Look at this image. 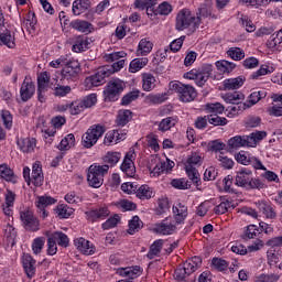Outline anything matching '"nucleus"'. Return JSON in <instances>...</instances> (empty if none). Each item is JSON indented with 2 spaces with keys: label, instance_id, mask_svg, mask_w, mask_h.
Here are the masks:
<instances>
[{
  "label": "nucleus",
  "instance_id": "obj_1",
  "mask_svg": "<svg viewBox=\"0 0 282 282\" xmlns=\"http://www.w3.org/2000/svg\"><path fill=\"white\" fill-rule=\"evenodd\" d=\"M202 268V258L193 257L186 260L174 271V279L178 282H195L193 272H197Z\"/></svg>",
  "mask_w": 282,
  "mask_h": 282
},
{
  "label": "nucleus",
  "instance_id": "obj_2",
  "mask_svg": "<svg viewBox=\"0 0 282 282\" xmlns=\"http://www.w3.org/2000/svg\"><path fill=\"white\" fill-rule=\"evenodd\" d=\"M199 23H202L199 15L195 17L191 10L182 9L176 14L175 30H177V32H184V30L195 32V30L199 28Z\"/></svg>",
  "mask_w": 282,
  "mask_h": 282
},
{
  "label": "nucleus",
  "instance_id": "obj_3",
  "mask_svg": "<svg viewBox=\"0 0 282 282\" xmlns=\"http://www.w3.org/2000/svg\"><path fill=\"white\" fill-rule=\"evenodd\" d=\"M236 186H240V188H246L247 191H261L265 184L261 180L252 177V171L243 169L236 175Z\"/></svg>",
  "mask_w": 282,
  "mask_h": 282
},
{
  "label": "nucleus",
  "instance_id": "obj_4",
  "mask_svg": "<svg viewBox=\"0 0 282 282\" xmlns=\"http://www.w3.org/2000/svg\"><path fill=\"white\" fill-rule=\"evenodd\" d=\"M109 173V165L91 164L88 167L87 182L93 188H100L105 182V175Z\"/></svg>",
  "mask_w": 282,
  "mask_h": 282
},
{
  "label": "nucleus",
  "instance_id": "obj_5",
  "mask_svg": "<svg viewBox=\"0 0 282 282\" xmlns=\"http://www.w3.org/2000/svg\"><path fill=\"white\" fill-rule=\"evenodd\" d=\"M124 67V61H119L110 66H105L100 68L95 75L90 76L89 82L93 87H100L105 83V78H109L111 74L120 72Z\"/></svg>",
  "mask_w": 282,
  "mask_h": 282
},
{
  "label": "nucleus",
  "instance_id": "obj_6",
  "mask_svg": "<svg viewBox=\"0 0 282 282\" xmlns=\"http://www.w3.org/2000/svg\"><path fill=\"white\" fill-rule=\"evenodd\" d=\"M170 89L177 94L178 100L181 102H193L197 98V91L191 85H185L180 82H171Z\"/></svg>",
  "mask_w": 282,
  "mask_h": 282
},
{
  "label": "nucleus",
  "instance_id": "obj_7",
  "mask_svg": "<svg viewBox=\"0 0 282 282\" xmlns=\"http://www.w3.org/2000/svg\"><path fill=\"white\" fill-rule=\"evenodd\" d=\"M124 87H127V84L122 79H111L104 89L106 102H116L124 91Z\"/></svg>",
  "mask_w": 282,
  "mask_h": 282
},
{
  "label": "nucleus",
  "instance_id": "obj_8",
  "mask_svg": "<svg viewBox=\"0 0 282 282\" xmlns=\"http://www.w3.org/2000/svg\"><path fill=\"white\" fill-rule=\"evenodd\" d=\"M213 74V65L205 64L199 69H192L185 74V78L195 80L198 87H204Z\"/></svg>",
  "mask_w": 282,
  "mask_h": 282
},
{
  "label": "nucleus",
  "instance_id": "obj_9",
  "mask_svg": "<svg viewBox=\"0 0 282 282\" xmlns=\"http://www.w3.org/2000/svg\"><path fill=\"white\" fill-rule=\"evenodd\" d=\"M107 130L101 124L91 126L82 137V144L85 149H91Z\"/></svg>",
  "mask_w": 282,
  "mask_h": 282
},
{
  "label": "nucleus",
  "instance_id": "obj_10",
  "mask_svg": "<svg viewBox=\"0 0 282 282\" xmlns=\"http://www.w3.org/2000/svg\"><path fill=\"white\" fill-rule=\"evenodd\" d=\"M78 74H80V63L74 59H66L62 69V78H64V80H75V78H78Z\"/></svg>",
  "mask_w": 282,
  "mask_h": 282
},
{
  "label": "nucleus",
  "instance_id": "obj_11",
  "mask_svg": "<svg viewBox=\"0 0 282 282\" xmlns=\"http://www.w3.org/2000/svg\"><path fill=\"white\" fill-rule=\"evenodd\" d=\"M20 219L25 230H31L32 232H36V230H39V218L34 216V213H32V210L25 209L24 212H21Z\"/></svg>",
  "mask_w": 282,
  "mask_h": 282
},
{
  "label": "nucleus",
  "instance_id": "obj_12",
  "mask_svg": "<svg viewBox=\"0 0 282 282\" xmlns=\"http://www.w3.org/2000/svg\"><path fill=\"white\" fill-rule=\"evenodd\" d=\"M175 230H177V227L173 224V218H165L154 226V232H156V235H173Z\"/></svg>",
  "mask_w": 282,
  "mask_h": 282
},
{
  "label": "nucleus",
  "instance_id": "obj_13",
  "mask_svg": "<svg viewBox=\"0 0 282 282\" xmlns=\"http://www.w3.org/2000/svg\"><path fill=\"white\" fill-rule=\"evenodd\" d=\"M35 91H36V86H34L32 80L25 77L20 88L21 100H23V102H28V100H30V98L34 96Z\"/></svg>",
  "mask_w": 282,
  "mask_h": 282
},
{
  "label": "nucleus",
  "instance_id": "obj_14",
  "mask_svg": "<svg viewBox=\"0 0 282 282\" xmlns=\"http://www.w3.org/2000/svg\"><path fill=\"white\" fill-rule=\"evenodd\" d=\"M124 138H127V132H122V130H111L105 134L104 144L105 147H111V144H118V142L124 140Z\"/></svg>",
  "mask_w": 282,
  "mask_h": 282
},
{
  "label": "nucleus",
  "instance_id": "obj_15",
  "mask_svg": "<svg viewBox=\"0 0 282 282\" xmlns=\"http://www.w3.org/2000/svg\"><path fill=\"white\" fill-rule=\"evenodd\" d=\"M52 204H56V199H54L52 196H39L35 200V206L40 210V217L45 219L47 217V212L45 208L47 206H52Z\"/></svg>",
  "mask_w": 282,
  "mask_h": 282
},
{
  "label": "nucleus",
  "instance_id": "obj_16",
  "mask_svg": "<svg viewBox=\"0 0 282 282\" xmlns=\"http://www.w3.org/2000/svg\"><path fill=\"white\" fill-rule=\"evenodd\" d=\"M250 144H252V140L248 135H236L228 140L230 151L241 149V147H250Z\"/></svg>",
  "mask_w": 282,
  "mask_h": 282
},
{
  "label": "nucleus",
  "instance_id": "obj_17",
  "mask_svg": "<svg viewBox=\"0 0 282 282\" xmlns=\"http://www.w3.org/2000/svg\"><path fill=\"white\" fill-rule=\"evenodd\" d=\"M22 264L28 279H32L36 274V260L26 253L22 258Z\"/></svg>",
  "mask_w": 282,
  "mask_h": 282
},
{
  "label": "nucleus",
  "instance_id": "obj_18",
  "mask_svg": "<svg viewBox=\"0 0 282 282\" xmlns=\"http://www.w3.org/2000/svg\"><path fill=\"white\" fill-rule=\"evenodd\" d=\"M117 274H119V276H123L124 279H138V276L142 274V270L139 265L121 267L117 269Z\"/></svg>",
  "mask_w": 282,
  "mask_h": 282
},
{
  "label": "nucleus",
  "instance_id": "obj_19",
  "mask_svg": "<svg viewBox=\"0 0 282 282\" xmlns=\"http://www.w3.org/2000/svg\"><path fill=\"white\" fill-rule=\"evenodd\" d=\"M109 217V208L100 207L86 212V218L88 221H99V219H107Z\"/></svg>",
  "mask_w": 282,
  "mask_h": 282
},
{
  "label": "nucleus",
  "instance_id": "obj_20",
  "mask_svg": "<svg viewBox=\"0 0 282 282\" xmlns=\"http://www.w3.org/2000/svg\"><path fill=\"white\" fill-rule=\"evenodd\" d=\"M69 28L76 30L77 32H82L84 34H91L94 31V25L84 20H74L69 23Z\"/></svg>",
  "mask_w": 282,
  "mask_h": 282
},
{
  "label": "nucleus",
  "instance_id": "obj_21",
  "mask_svg": "<svg viewBox=\"0 0 282 282\" xmlns=\"http://www.w3.org/2000/svg\"><path fill=\"white\" fill-rule=\"evenodd\" d=\"M74 246L83 254H86V256L94 254V246L91 245V242H89V240H85V238L75 239Z\"/></svg>",
  "mask_w": 282,
  "mask_h": 282
},
{
  "label": "nucleus",
  "instance_id": "obj_22",
  "mask_svg": "<svg viewBox=\"0 0 282 282\" xmlns=\"http://www.w3.org/2000/svg\"><path fill=\"white\" fill-rule=\"evenodd\" d=\"M243 83H246V77L238 76L236 78L225 79L223 83V87L225 91H230V90H235V89H239L240 87H243Z\"/></svg>",
  "mask_w": 282,
  "mask_h": 282
},
{
  "label": "nucleus",
  "instance_id": "obj_23",
  "mask_svg": "<svg viewBox=\"0 0 282 282\" xmlns=\"http://www.w3.org/2000/svg\"><path fill=\"white\" fill-rule=\"evenodd\" d=\"M43 180H45V177L43 176L41 164L34 163L31 173V184H33V186H43Z\"/></svg>",
  "mask_w": 282,
  "mask_h": 282
},
{
  "label": "nucleus",
  "instance_id": "obj_24",
  "mask_svg": "<svg viewBox=\"0 0 282 282\" xmlns=\"http://www.w3.org/2000/svg\"><path fill=\"white\" fill-rule=\"evenodd\" d=\"M89 45H91V42L85 36H76L73 40V52H76L79 54V52H85L86 50H89Z\"/></svg>",
  "mask_w": 282,
  "mask_h": 282
},
{
  "label": "nucleus",
  "instance_id": "obj_25",
  "mask_svg": "<svg viewBox=\"0 0 282 282\" xmlns=\"http://www.w3.org/2000/svg\"><path fill=\"white\" fill-rule=\"evenodd\" d=\"M173 214L176 224H184V220L188 217V207L178 203L176 206H173Z\"/></svg>",
  "mask_w": 282,
  "mask_h": 282
},
{
  "label": "nucleus",
  "instance_id": "obj_26",
  "mask_svg": "<svg viewBox=\"0 0 282 282\" xmlns=\"http://www.w3.org/2000/svg\"><path fill=\"white\" fill-rule=\"evenodd\" d=\"M256 206L267 219H276V212L274 210V207L265 202H258L256 203Z\"/></svg>",
  "mask_w": 282,
  "mask_h": 282
},
{
  "label": "nucleus",
  "instance_id": "obj_27",
  "mask_svg": "<svg viewBox=\"0 0 282 282\" xmlns=\"http://www.w3.org/2000/svg\"><path fill=\"white\" fill-rule=\"evenodd\" d=\"M18 147L22 153H32L36 148V139H19Z\"/></svg>",
  "mask_w": 282,
  "mask_h": 282
},
{
  "label": "nucleus",
  "instance_id": "obj_28",
  "mask_svg": "<svg viewBox=\"0 0 282 282\" xmlns=\"http://www.w3.org/2000/svg\"><path fill=\"white\" fill-rule=\"evenodd\" d=\"M122 154L120 152L109 151L106 155L102 156V162H105L104 166H116L118 162H120Z\"/></svg>",
  "mask_w": 282,
  "mask_h": 282
},
{
  "label": "nucleus",
  "instance_id": "obj_29",
  "mask_svg": "<svg viewBox=\"0 0 282 282\" xmlns=\"http://www.w3.org/2000/svg\"><path fill=\"white\" fill-rule=\"evenodd\" d=\"M246 96L240 91L227 93L223 95V100L227 102V105H241V100H243Z\"/></svg>",
  "mask_w": 282,
  "mask_h": 282
},
{
  "label": "nucleus",
  "instance_id": "obj_30",
  "mask_svg": "<svg viewBox=\"0 0 282 282\" xmlns=\"http://www.w3.org/2000/svg\"><path fill=\"white\" fill-rule=\"evenodd\" d=\"M91 7V1L89 0H75L73 2V14L75 17H80L85 10H89Z\"/></svg>",
  "mask_w": 282,
  "mask_h": 282
},
{
  "label": "nucleus",
  "instance_id": "obj_31",
  "mask_svg": "<svg viewBox=\"0 0 282 282\" xmlns=\"http://www.w3.org/2000/svg\"><path fill=\"white\" fill-rule=\"evenodd\" d=\"M197 17H204L205 19H208V17H212V19L217 20V15L213 14V1L206 0L200 8L198 9Z\"/></svg>",
  "mask_w": 282,
  "mask_h": 282
},
{
  "label": "nucleus",
  "instance_id": "obj_32",
  "mask_svg": "<svg viewBox=\"0 0 282 282\" xmlns=\"http://www.w3.org/2000/svg\"><path fill=\"white\" fill-rule=\"evenodd\" d=\"M268 96V93L265 90H254L249 95V99L245 105L247 106V109H250V107H254L259 100L265 98Z\"/></svg>",
  "mask_w": 282,
  "mask_h": 282
},
{
  "label": "nucleus",
  "instance_id": "obj_33",
  "mask_svg": "<svg viewBox=\"0 0 282 282\" xmlns=\"http://www.w3.org/2000/svg\"><path fill=\"white\" fill-rule=\"evenodd\" d=\"M141 76L143 91H153L155 89V76L151 73H143Z\"/></svg>",
  "mask_w": 282,
  "mask_h": 282
},
{
  "label": "nucleus",
  "instance_id": "obj_34",
  "mask_svg": "<svg viewBox=\"0 0 282 282\" xmlns=\"http://www.w3.org/2000/svg\"><path fill=\"white\" fill-rule=\"evenodd\" d=\"M0 43L10 50H14V47H17V43L14 42V34L8 30H4L2 33H0Z\"/></svg>",
  "mask_w": 282,
  "mask_h": 282
},
{
  "label": "nucleus",
  "instance_id": "obj_35",
  "mask_svg": "<svg viewBox=\"0 0 282 282\" xmlns=\"http://www.w3.org/2000/svg\"><path fill=\"white\" fill-rule=\"evenodd\" d=\"M151 50H153V43L147 39H142L138 45L137 56H147V54H151Z\"/></svg>",
  "mask_w": 282,
  "mask_h": 282
},
{
  "label": "nucleus",
  "instance_id": "obj_36",
  "mask_svg": "<svg viewBox=\"0 0 282 282\" xmlns=\"http://www.w3.org/2000/svg\"><path fill=\"white\" fill-rule=\"evenodd\" d=\"M126 56H127V53L124 51H119V52L105 54L104 61H106V63H112V65L115 63H120V61H123V65H124Z\"/></svg>",
  "mask_w": 282,
  "mask_h": 282
},
{
  "label": "nucleus",
  "instance_id": "obj_37",
  "mask_svg": "<svg viewBox=\"0 0 282 282\" xmlns=\"http://www.w3.org/2000/svg\"><path fill=\"white\" fill-rule=\"evenodd\" d=\"M131 110H120L116 119L117 127H126L129 124V122H131Z\"/></svg>",
  "mask_w": 282,
  "mask_h": 282
},
{
  "label": "nucleus",
  "instance_id": "obj_38",
  "mask_svg": "<svg viewBox=\"0 0 282 282\" xmlns=\"http://www.w3.org/2000/svg\"><path fill=\"white\" fill-rule=\"evenodd\" d=\"M144 224L140 220L139 216H133L129 221V228L127 230L128 235H135V232H140L142 230Z\"/></svg>",
  "mask_w": 282,
  "mask_h": 282
},
{
  "label": "nucleus",
  "instance_id": "obj_39",
  "mask_svg": "<svg viewBox=\"0 0 282 282\" xmlns=\"http://www.w3.org/2000/svg\"><path fill=\"white\" fill-rule=\"evenodd\" d=\"M148 64L149 58L147 57L134 58L130 63L129 72H131V74H135V72H140L143 67H147Z\"/></svg>",
  "mask_w": 282,
  "mask_h": 282
},
{
  "label": "nucleus",
  "instance_id": "obj_40",
  "mask_svg": "<svg viewBox=\"0 0 282 282\" xmlns=\"http://www.w3.org/2000/svg\"><path fill=\"white\" fill-rule=\"evenodd\" d=\"M74 144H76V137H74L73 133H69L62 139L57 149H59V151H69Z\"/></svg>",
  "mask_w": 282,
  "mask_h": 282
},
{
  "label": "nucleus",
  "instance_id": "obj_41",
  "mask_svg": "<svg viewBox=\"0 0 282 282\" xmlns=\"http://www.w3.org/2000/svg\"><path fill=\"white\" fill-rule=\"evenodd\" d=\"M163 246H164V240L159 239V240L154 241L150 246V250L147 254L148 259H155V257H158V254H160V252H162Z\"/></svg>",
  "mask_w": 282,
  "mask_h": 282
},
{
  "label": "nucleus",
  "instance_id": "obj_42",
  "mask_svg": "<svg viewBox=\"0 0 282 282\" xmlns=\"http://www.w3.org/2000/svg\"><path fill=\"white\" fill-rule=\"evenodd\" d=\"M121 171L122 173H126L128 177H133V175H135V165L133 164V161L130 159H123Z\"/></svg>",
  "mask_w": 282,
  "mask_h": 282
},
{
  "label": "nucleus",
  "instance_id": "obj_43",
  "mask_svg": "<svg viewBox=\"0 0 282 282\" xmlns=\"http://www.w3.org/2000/svg\"><path fill=\"white\" fill-rule=\"evenodd\" d=\"M185 171L188 178L193 182V184H195V186H199V184H202L197 169L193 167L192 165H185Z\"/></svg>",
  "mask_w": 282,
  "mask_h": 282
},
{
  "label": "nucleus",
  "instance_id": "obj_44",
  "mask_svg": "<svg viewBox=\"0 0 282 282\" xmlns=\"http://www.w3.org/2000/svg\"><path fill=\"white\" fill-rule=\"evenodd\" d=\"M259 235H261V230L256 225H249L243 232L242 239H245L246 241L248 239H257Z\"/></svg>",
  "mask_w": 282,
  "mask_h": 282
},
{
  "label": "nucleus",
  "instance_id": "obj_45",
  "mask_svg": "<svg viewBox=\"0 0 282 282\" xmlns=\"http://www.w3.org/2000/svg\"><path fill=\"white\" fill-rule=\"evenodd\" d=\"M225 109H226V107H224V105H221L219 102L205 105L206 113H213V115L219 116V115L224 113Z\"/></svg>",
  "mask_w": 282,
  "mask_h": 282
},
{
  "label": "nucleus",
  "instance_id": "obj_46",
  "mask_svg": "<svg viewBox=\"0 0 282 282\" xmlns=\"http://www.w3.org/2000/svg\"><path fill=\"white\" fill-rule=\"evenodd\" d=\"M267 135H268V132L265 131H256V132H252L250 135H247V138L251 140L250 141L251 143H249V147L251 148L257 147V143L261 142V140H264Z\"/></svg>",
  "mask_w": 282,
  "mask_h": 282
},
{
  "label": "nucleus",
  "instance_id": "obj_47",
  "mask_svg": "<svg viewBox=\"0 0 282 282\" xmlns=\"http://www.w3.org/2000/svg\"><path fill=\"white\" fill-rule=\"evenodd\" d=\"M51 237L63 248H67V246H69V238L63 231H55Z\"/></svg>",
  "mask_w": 282,
  "mask_h": 282
},
{
  "label": "nucleus",
  "instance_id": "obj_48",
  "mask_svg": "<svg viewBox=\"0 0 282 282\" xmlns=\"http://www.w3.org/2000/svg\"><path fill=\"white\" fill-rule=\"evenodd\" d=\"M216 67L218 72H221L223 74H230V72H232V69H235L237 65H235V63L224 59V61L216 62Z\"/></svg>",
  "mask_w": 282,
  "mask_h": 282
},
{
  "label": "nucleus",
  "instance_id": "obj_49",
  "mask_svg": "<svg viewBox=\"0 0 282 282\" xmlns=\"http://www.w3.org/2000/svg\"><path fill=\"white\" fill-rule=\"evenodd\" d=\"M138 98H140V90H131L121 98V105L123 107H127L128 105H131V102H133L134 100H138Z\"/></svg>",
  "mask_w": 282,
  "mask_h": 282
},
{
  "label": "nucleus",
  "instance_id": "obj_50",
  "mask_svg": "<svg viewBox=\"0 0 282 282\" xmlns=\"http://www.w3.org/2000/svg\"><path fill=\"white\" fill-rule=\"evenodd\" d=\"M230 208H235V205L230 200H223L219 205L214 208L216 215H226Z\"/></svg>",
  "mask_w": 282,
  "mask_h": 282
},
{
  "label": "nucleus",
  "instance_id": "obj_51",
  "mask_svg": "<svg viewBox=\"0 0 282 282\" xmlns=\"http://www.w3.org/2000/svg\"><path fill=\"white\" fill-rule=\"evenodd\" d=\"M207 121L214 127H226V124H228V119L219 117L218 115H208Z\"/></svg>",
  "mask_w": 282,
  "mask_h": 282
},
{
  "label": "nucleus",
  "instance_id": "obj_52",
  "mask_svg": "<svg viewBox=\"0 0 282 282\" xmlns=\"http://www.w3.org/2000/svg\"><path fill=\"white\" fill-rule=\"evenodd\" d=\"M135 195L139 199H151L153 192H151V187L141 185L139 188L137 187Z\"/></svg>",
  "mask_w": 282,
  "mask_h": 282
},
{
  "label": "nucleus",
  "instance_id": "obj_53",
  "mask_svg": "<svg viewBox=\"0 0 282 282\" xmlns=\"http://www.w3.org/2000/svg\"><path fill=\"white\" fill-rule=\"evenodd\" d=\"M171 186L177 188L178 191H186L191 188V183L186 178H174L171 181Z\"/></svg>",
  "mask_w": 282,
  "mask_h": 282
},
{
  "label": "nucleus",
  "instance_id": "obj_54",
  "mask_svg": "<svg viewBox=\"0 0 282 282\" xmlns=\"http://www.w3.org/2000/svg\"><path fill=\"white\" fill-rule=\"evenodd\" d=\"M227 54L232 61H242V58H246V52L240 47H231L228 50Z\"/></svg>",
  "mask_w": 282,
  "mask_h": 282
},
{
  "label": "nucleus",
  "instance_id": "obj_55",
  "mask_svg": "<svg viewBox=\"0 0 282 282\" xmlns=\"http://www.w3.org/2000/svg\"><path fill=\"white\" fill-rule=\"evenodd\" d=\"M54 96L58 98H64V96H67V94H72V86H63L58 84L53 88Z\"/></svg>",
  "mask_w": 282,
  "mask_h": 282
},
{
  "label": "nucleus",
  "instance_id": "obj_56",
  "mask_svg": "<svg viewBox=\"0 0 282 282\" xmlns=\"http://www.w3.org/2000/svg\"><path fill=\"white\" fill-rule=\"evenodd\" d=\"M279 279H281V276L276 273H262L254 278V282H276Z\"/></svg>",
  "mask_w": 282,
  "mask_h": 282
},
{
  "label": "nucleus",
  "instance_id": "obj_57",
  "mask_svg": "<svg viewBox=\"0 0 282 282\" xmlns=\"http://www.w3.org/2000/svg\"><path fill=\"white\" fill-rule=\"evenodd\" d=\"M50 87V73L43 72L37 76V88L47 89Z\"/></svg>",
  "mask_w": 282,
  "mask_h": 282
},
{
  "label": "nucleus",
  "instance_id": "obj_58",
  "mask_svg": "<svg viewBox=\"0 0 282 282\" xmlns=\"http://www.w3.org/2000/svg\"><path fill=\"white\" fill-rule=\"evenodd\" d=\"M0 177H2V180H6L7 182H12V177H14V172L10 167H8L7 164H1Z\"/></svg>",
  "mask_w": 282,
  "mask_h": 282
},
{
  "label": "nucleus",
  "instance_id": "obj_59",
  "mask_svg": "<svg viewBox=\"0 0 282 282\" xmlns=\"http://www.w3.org/2000/svg\"><path fill=\"white\" fill-rule=\"evenodd\" d=\"M239 23L242 25V28L246 29L247 32H254L257 30L254 23H252V21L249 20L247 15L240 14Z\"/></svg>",
  "mask_w": 282,
  "mask_h": 282
},
{
  "label": "nucleus",
  "instance_id": "obj_60",
  "mask_svg": "<svg viewBox=\"0 0 282 282\" xmlns=\"http://www.w3.org/2000/svg\"><path fill=\"white\" fill-rule=\"evenodd\" d=\"M272 72H274V67L273 66L262 65L257 72H254L251 75V78L253 80H256V78H258L259 76H265L268 74H272Z\"/></svg>",
  "mask_w": 282,
  "mask_h": 282
},
{
  "label": "nucleus",
  "instance_id": "obj_61",
  "mask_svg": "<svg viewBox=\"0 0 282 282\" xmlns=\"http://www.w3.org/2000/svg\"><path fill=\"white\" fill-rule=\"evenodd\" d=\"M212 265L215 268V270H218V272H224L228 270V261L221 258H214L212 260Z\"/></svg>",
  "mask_w": 282,
  "mask_h": 282
},
{
  "label": "nucleus",
  "instance_id": "obj_62",
  "mask_svg": "<svg viewBox=\"0 0 282 282\" xmlns=\"http://www.w3.org/2000/svg\"><path fill=\"white\" fill-rule=\"evenodd\" d=\"M97 102H98V96H96V94H90L82 100V105L84 106V109H89L94 107V105H96Z\"/></svg>",
  "mask_w": 282,
  "mask_h": 282
},
{
  "label": "nucleus",
  "instance_id": "obj_63",
  "mask_svg": "<svg viewBox=\"0 0 282 282\" xmlns=\"http://www.w3.org/2000/svg\"><path fill=\"white\" fill-rule=\"evenodd\" d=\"M261 124V118L257 116H250L245 121V127L247 129H257Z\"/></svg>",
  "mask_w": 282,
  "mask_h": 282
},
{
  "label": "nucleus",
  "instance_id": "obj_64",
  "mask_svg": "<svg viewBox=\"0 0 282 282\" xmlns=\"http://www.w3.org/2000/svg\"><path fill=\"white\" fill-rule=\"evenodd\" d=\"M172 127H175V119L173 117H167L160 122L159 130L169 131Z\"/></svg>",
  "mask_w": 282,
  "mask_h": 282
}]
</instances>
